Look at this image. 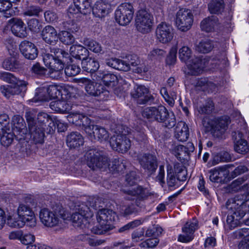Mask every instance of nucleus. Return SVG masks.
Wrapping results in <instances>:
<instances>
[{
	"label": "nucleus",
	"mask_w": 249,
	"mask_h": 249,
	"mask_svg": "<svg viewBox=\"0 0 249 249\" xmlns=\"http://www.w3.org/2000/svg\"><path fill=\"white\" fill-rule=\"evenodd\" d=\"M134 12L133 7L130 3H122L115 12V20L120 25L126 26L133 19Z\"/></svg>",
	"instance_id": "nucleus-8"
},
{
	"label": "nucleus",
	"mask_w": 249,
	"mask_h": 249,
	"mask_svg": "<svg viewBox=\"0 0 249 249\" xmlns=\"http://www.w3.org/2000/svg\"><path fill=\"white\" fill-rule=\"evenodd\" d=\"M166 54L163 50L159 48L153 49L149 53L148 56L151 59H160Z\"/></svg>",
	"instance_id": "nucleus-58"
},
{
	"label": "nucleus",
	"mask_w": 249,
	"mask_h": 249,
	"mask_svg": "<svg viewBox=\"0 0 249 249\" xmlns=\"http://www.w3.org/2000/svg\"><path fill=\"white\" fill-rule=\"evenodd\" d=\"M80 71V67L74 64L68 65L65 69V73L68 76H75L78 74Z\"/></svg>",
	"instance_id": "nucleus-57"
},
{
	"label": "nucleus",
	"mask_w": 249,
	"mask_h": 249,
	"mask_svg": "<svg viewBox=\"0 0 249 249\" xmlns=\"http://www.w3.org/2000/svg\"><path fill=\"white\" fill-rule=\"evenodd\" d=\"M84 140L82 136L78 132H72L67 136V144L70 148H77L83 145Z\"/></svg>",
	"instance_id": "nucleus-36"
},
{
	"label": "nucleus",
	"mask_w": 249,
	"mask_h": 249,
	"mask_svg": "<svg viewBox=\"0 0 249 249\" xmlns=\"http://www.w3.org/2000/svg\"><path fill=\"white\" fill-rule=\"evenodd\" d=\"M51 54L46 53L43 60L45 66L48 67L52 72H60L64 67V63H68L67 59L69 54L61 49L55 48H51Z\"/></svg>",
	"instance_id": "nucleus-2"
},
{
	"label": "nucleus",
	"mask_w": 249,
	"mask_h": 249,
	"mask_svg": "<svg viewBox=\"0 0 249 249\" xmlns=\"http://www.w3.org/2000/svg\"><path fill=\"white\" fill-rule=\"evenodd\" d=\"M174 36V29L171 25L162 22L157 26L156 36L160 42L166 44L170 42Z\"/></svg>",
	"instance_id": "nucleus-11"
},
{
	"label": "nucleus",
	"mask_w": 249,
	"mask_h": 249,
	"mask_svg": "<svg viewBox=\"0 0 249 249\" xmlns=\"http://www.w3.org/2000/svg\"><path fill=\"white\" fill-rule=\"evenodd\" d=\"M112 228L113 227L110 224H106L97 221L96 225L91 229V231L94 234H104L111 230Z\"/></svg>",
	"instance_id": "nucleus-41"
},
{
	"label": "nucleus",
	"mask_w": 249,
	"mask_h": 249,
	"mask_svg": "<svg viewBox=\"0 0 249 249\" xmlns=\"http://www.w3.org/2000/svg\"><path fill=\"white\" fill-rule=\"evenodd\" d=\"M178 57L182 62L188 63L193 58L192 50L187 46H183L179 49Z\"/></svg>",
	"instance_id": "nucleus-42"
},
{
	"label": "nucleus",
	"mask_w": 249,
	"mask_h": 249,
	"mask_svg": "<svg viewBox=\"0 0 249 249\" xmlns=\"http://www.w3.org/2000/svg\"><path fill=\"white\" fill-rule=\"evenodd\" d=\"M214 109L213 102L210 100H207L205 104L199 107L198 111L202 114H209L212 112Z\"/></svg>",
	"instance_id": "nucleus-52"
},
{
	"label": "nucleus",
	"mask_w": 249,
	"mask_h": 249,
	"mask_svg": "<svg viewBox=\"0 0 249 249\" xmlns=\"http://www.w3.org/2000/svg\"><path fill=\"white\" fill-rule=\"evenodd\" d=\"M47 127L36 125L29 129L31 138L35 143H41L44 142V132Z\"/></svg>",
	"instance_id": "nucleus-33"
},
{
	"label": "nucleus",
	"mask_w": 249,
	"mask_h": 249,
	"mask_svg": "<svg viewBox=\"0 0 249 249\" xmlns=\"http://www.w3.org/2000/svg\"><path fill=\"white\" fill-rule=\"evenodd\" d=\"M107 66L116 70L127 71H128V65L124 62V60L116 58H111L106 60Z\"/></svg>",
	"instance_id": "nucleus-39"
},
{
	"label": "nucleus",
	"mask_w": 249,
	"mask_h": 249,
	"mask_svg": "<svg viewBox=\"0 0 249 249\" xmlns=\"http://www.w3.org/2000/svg\"><path fill=\"white\" fill-rule=\"evenodd\" d=\"M52 122L50 124H48V127L45 129L46 133L47 134H50L53 133L56 128L57 125L58 131L63 132L67 129V124L62 122L60 120L57 119L56 116H54V118H52Z\"/></svg>",
	"instance_id": "nucleus-37"
},
{
	"label": "nucleus",
	"mask_w": 249,
	"mask_h": 249,
	"mask_svg": "<svg viewBox=\"0 0 249 249\" xmlns=\"http://www.w3.org/2000/svg\"><path fill=\"white\" fill-rule=\"evenodd\" d=\"M9 21L13 24L11 30L15 35L20 38L27 36L25 24L21 19L13 18L9 20Z\"/></svg>",
	"instance_id": "nucleus-27"
},
{
	"label": "nucleus",
	"mask_w": 249,
	"mask_h": 249,
	"mask_svg": "<svg viewBox=\"0 0 249 249\" xmlns=\"http://www.w3.org/2000/svg\"><path fill=\"white\" fill-rule=\"evenodd\" d=\"M15 135L9 129L2 131L0 135V143L4 147L10 145L14 139Z\"/></svg>",
	"instance_id": "nucleus-43"
},
{
	"label": "nucleus",
	"mask_w": 249,
	"mask_h": 249,
	"mask_svg": "<svg viewBox=\"0 0 249 249\" xmlns=\"http://www.w3.org/2000/svg\"><path fill=\"white\" fill-rule=\"evenodd\" d=\"M8 225L14 228H20L23 227L26 222L21 218H19L18 214L9 215L7 218Z\"/></svg>",
	"instance_id": "nucleus-45"
},
{
	"label": "nucleus",
	"mask_w": 249,
	"mask_h": 249,
	"mask_svg": "<svg viewBox=\"0 0 249 249\" xmlns=\"http://www.w3.org/2000/svg\"><path fill=\"white\" fill-rule=\"evenodd\" d=\"M47 91L50 97L53 99L57 98L61 93L58 87L53 85H49L47 89Z\"/></svg>",
	"instance_id": "nucleus-61"
},
{
	"label": "nucleus",
	"mask_w": 249,
	"mask_h": 249,
	"mask_svg": "<svg viewBox=\"0 0 249 249\" xmlns=\"http://www.w3.org/2000/svg\"><path fill=\"white\" fill-rule=\"evenodd\" d=\"M36 117V113L33 110H27L26 112L25 118L28 124V129L37 125V123L35 120Z\"/></svg>",
	"instance_id": "nucleus-56"
},
{
	"label": "nucleus",
	"mask_w": 249,
	"mask_h": 249,
	"mask_svg": "<svg viewBox=\"0 0 249 249\" xmlns=\"http://www.w3.org/2000/svg\"><path fill=\"white\" fill-rule=\"evenodd\" d=\"M116 134L112 136L109 141L112 148L122 153L127 152L131 146V142L127 137L128 131H125L123 126H118Z\"/></svg>",
	"instance_id": "nucleus-4"
},
{
	"label": "nucleus",
	"mask_w": 249,
	"mask_h": 249,
	"mask_svg": "<svg viewBox=\"0 0 249 249\" xmlns=\"http://www.w3.org/2000/svg\"><path fill=\"white\" fill-rule=\"evenodd\" d=\"M12 4L10 0H0V12H3L4 17L9 18L12 15L11 9Z\"/></svg>",
	"instance_id": "nucleus-50"
},
{
	"label": "nucleus",
	"mask_w": 249,
	"mask_h": 249,
	"mask_svg": "<svg viewBox=\"0 0 249 249\" xmlns=\"http://www.w3.org/2000/svg\"><path fill=\"white\" fill-rule=\"evenodd\" d=\"M12 124L14 128L19 131L24 127V123L22 117L19 115H15L13 117Z\"/></svg>",
	"instance_id": "nucleus-60"
},
{
	"label": "nucleus",
	"mask_w": 249,
	"mask_h": 249,
	"mask_svg": "<svg viewBox=\"0 0 249 249\" xmlns=\"http://www.w3.org/2000/svg\"><path fill=\"white\" fill-rule=\"evenodd\" d=\"M83 70L88 72H93L97 71L99 68L98 62L94 58H87L81 62Z\"/></svg>",
	"instance_id": "nucleus-38"
},
{
	"label": "nucleus",
	"mask_w": 249,
	"mask_h": 249,
	"mask_svg": "<svg viewBox=\"0 0 249 249\" xmlns=\"http://www.w3.org/2000/svg\"><path fill=\"white\" fill-rule=\"evenodd\" d=\"M198 228V224L196 220L187 222L182 228L183 234H180L178 237V241L183 243H187L192 241L193 234Z\"/></svg>",
	"instance_id": "nucleus-19"
},
{
	"label": "nucleus",
	"mask_w": 249,
	"mask_h": 249,
	"mask_svg": "<svg viewBox=\"0 0 249 249\" xmlns=\"http://www.w3.org/2000/svg\"><path fill=\"white\" fill-rule=\"evenodd\" d=\"M167 114V109L163 106L158 107H147L144 108L142 112V115L150 121H156L160 122L162 118Z\"/></svg>",
	"instance_id": "nucleus-15"
},
{
	"label": "nucleus",
	"mask_w": 249,
	"mask_h": 249,
	"mask_svg": "<svg viewBox=\"0 0 249 249\" xmlns=\"http://www.w3.org/2000/svg\"><path fill=\"white\" fill-rule=\"evenodd\" d=\"M39 217L41 223L47 227L58 226L64 219L61 213L55 211H51L47 208L40 210Z\"/></svg>",
	"instance_id": "nucleus-9"
},
{
	"label": "nucleus",
	"mask_w": 249,
	"mask_h": 249,
	"mask_svg": "<svg viewBox=\"0 0 249 249\" xmlns=\"http://www.w3.org/2000/svg\"><path fill=\"white\" fill-rule=\"evenodd\" d=\"M19 49L22 54L27 59L33 60L37 56V49L31 42L26 40L22 41L19 45Z\"/></svg>",
	"instance_id": "nucleus-24"
},
{
	"label": "nucleus",
	"mask_w": 249,
	"mask_h": 249,
	"mask_svg": "<svg viewBox=\"0 0 249 249\" xmlns=\"http://www.w3.org/2000/svg\"><path fill=\"white\" fill-rule=\"evenodd\" d=\"M0 90L1 93L6 98H9L11 96L19 94L22 91L26 90V86L15 85H3L0 87Z\"/></svg>",
	"instance_id": "nucleus-31"
},
{
	"label": "nucleus",
	"mask_w": 249,
	"mask_h": 249,
	"mask_svg": "<svg viewBox=\"0 0 249 249\" xmlns=\"http://www.w3.org/2000/svg\"><path fill=\"white\" fill-rule=\"evenodd\" d=\"M160 93L165 100L170 105L174 104V100L177 98V95L175 92L171 93L170 95L168 94L167 88L162 87L160 90Z\"/></svg>",
	"instance_id": "nucleus-55"
},
{
	"label": "nucleus",
	"mask_w": 249,
	"mask_h": 249,
	"mask_svg": "<svg viewBox=\"0 0 249 249\" xmlns=\"http://www.w3.org/2000/svg\"><path fill=\"white\" fill-rule=\"evenodd\" d=\"M54 116L49 115L45 112H40L37 115V125L39 126L48 127V124L52 122V118Z\"/></svg>",
	"instance_id": "nucleus-49"
},
{
	"label": "nucleus",
	"mask_w": 249,
	"mask_h": 249,
	"mask_svg": "<svg viewBox=\"0 0 249 249\" xmlns=\"http://www.w3.org/2000/svg\"><path fill=\"white\" fill-rule=\"evenodd\" d=\"M213 47V42L211 40L205 39L198 43L196 46V50L202 53H207L210 52Z\"/></svg>",
	"instance_id": "nucleus-46"
},
{
	"label": "nucleus",
	"mask_w": 249,
	"mask_h": 249,
	"mask_svg": "<svg viewBox=\"0 0 249 249\" xmlns=\"http://www.w3.org/2000/svg\"><path fill=\"white\" fill-rule=\"evenodd\" d=\"M78 83L83 84L87 94L90 96L97 97V99L99 101L107 100L109 97L108 90L99 83L86 78L78 79Z\"/></svg>",
	"instance_id": "nucleus-5"
},
{
	"label": "nucleus",
	"mask_w": 249,
	"mask_h": 249,
	"mask_svg": "<svg viewBox=\"0 0 249 249\" xmlns=\"http://www.w3.org/2000/svg\"><path fill=\"white\" fill-rule=\"evenodd\" d=\"M81 42L88 49L94 53H101L102 51V47L101 44L92 39L86 37L83 39Z\"/></svg>",
	"instance_id": "nucleus-40"
},
{
	"label": "nucleus",
	"mask_w": 249,
	"mask_h": 249,
	"mask_svg": "<svg viewBox=\"0 0 249 249\" xmlns=\"http://www.w3.org/2000/svg\"><path fill=\"white\" fill-rule=\"evenodd\" d=\"M72 106L73 104L70 101L63 100L53 101L50 104V107L53 110L62 113L68 112L71 109Z\"/></svg>",
	"instance_id": "nucleus-25"
},
{
	"label": "nucleus",
	"mask_w": 249,
	"mask_h": 249,
	"mask_svg": "<svg viewBox=\"0 0 249 249\" xmlns=\"http://www.w3.org/2000/svg\"><path fill=\"white\" fill-rule=\"evenodd\" d=\"M87 165L93 170L99 169L106 171L109 169L110 171H120L125 168L124 163L122 162L119 164V161L114 160L112 161L113 166L110 167L109 160L103 151L97 149H92L88 151L85 155Z\"/></svg>",
	"instance_id": "nucleus-1"
},
{
	"label": "nucleus",
	"mask_w": 249,
	"mask_h": 249,
	"mask_svg": "<svg viewBox=\"0 0 249 249\" xmlns=\"http://www.w3.org/2000/svg\"><path fill=\"white\" fill-rule=\"evenodd\" d=\"M0 79L11 84L12 85L26 86L28 85L27 82L20 80L17 78L14 74L8 72L0 71Z\"/></svg>",
	"instance_id": "nucleus-35"
},
{
	"label": "nucleus",
	"mask_w": 249,
	"mask_h": 249,
	"mask_svg": "<svg viewBox=\"0 0 249 249\" xmlns=\"http://www.w3.org/2000/svg\"><path fill=\"white\" fill-rule=\"evenodd\" d=\"M232 137L234 140V149L237 152L245 154L249 151V146L245 140L249 137V132L246 126L240 130L232 133Z\"/></svg>",
	"instance_id": "nucleus-10"
},
{
	"label": "nucleus",
	"mask_w": 249,
	"mask_h": 249,
	"mask_svg": "<svg viewBox=\"0 0 249 249\" xmlns=\"http://www.w3.org/2000/svg\"><path fill=\"white\" fill-rule=\"evenodd\" d=\"M231 156L228 152H221L215 155L213 158V163L216 164L219 162H229L231 160Z\"/></svg>",
	"instance_id": "nucleus-54"
},
{
	"label": "nucleus",
	"mask_w": 249,
	"mask_h": 249,
	"mask_svg": "<svg viewBox=\"0 0 249 249\" xmlns=\"http://www.w3.org/2000/svg\"><path fill=\"white\" fill-rule=\"evenodd\" d=\"M206 61L199 57H195L191 59L187 64L189 72L192 75H198L202 72L206 67Z\"/></svg>",
	"instance_id": "nucleus-21"
},
{
	"label": "nucleus",
	"mask_w": 249,
	"mask_h": 249,
	"mask_svg": "<svg viewBox=\"0 0 249 249\" xmlns=\"http://www.w3.org/2000/svg\"><path fill=\"white\" fill-rule=\"evenodd\" d=\"M162 229L159 225H155L152 228H149L146 231L145 234L147 236H156L161 234Z\"/></svg>",
	"instance_id": "nucleus-62"
},
{
	"label": "nucleus",
	"mask_w": 249,
	"mask_h": 249,
	"mask_svg": "<svg viewBox=\"0 0 249 249\" xmlns=\"http://www.w3.org/2000/svg\"><path fill=\"white\" fill-rule=\"evenodd\" d=\"M126 58L127 61L124 60V62L128 65V71L130 69L131 66L136 67L140 63V60L135 54L128 55Z\"/></svg>",
	"instance_id": "nucleus-59"
},
{
	"label": "nucleus",
	"mask_w": 249,
	"mask_h": 249,
	"mask_svg": "<svg viewBox=\"0 0 249 249\" xmlns=\"http://www.w3.org/2000/svg\"><path fill=\"white\" fill-rule=\"evenodd\" d=\"M116 214L112 210L107 209L99 210L96 214L97 221L106 224H110L115 220Z\"/></svg>",
	"instance_id": "nucleus-28"
},
{
	"label": "nucleus",
	"mask_w": 249,
	"mask_h": 249,
	"mask_svg": "<svg viewBox=\"0 0 249 249\" xmlns=\"http://www.w3.org/2000/svg\"><path fill=\"white\" fill-rule=\"evenodd\" d=\"M195 150L194 144L188 142L186 146L178 145L175 147L174 152L175 156L180 160H188L189 159L190 153Z\"/></svg>",
	"instance_id": "nucleus-23"
},
{
	"label": "nucleus",
	"mask_w": 249,
	"mask_h": 249,
	"mask_svg": "<svg viewBox=\"0 0 249 249\" xmlns=\"http://www.w3.org/2000/svg\"><path fill=\"white\" fill-rule=\"evenodd\" d=\"M43 39L48 44L54 45L58 40V37L55 29L52 26L47 25L42 31Z\"/></svg>",
	"instance_id": "nucleus-26"
},
{
	"label": "nucleus",
	"mask_w": 249,
	"mask_h": 249,
	"mask_svg": "<svg viewBox=\"0 0 249 249\" xmlns=\"http://www.w3.org/2000/svg\"><path fill=\"white\" fill-rule=\"evenodd\" d=\"M2 66L7 70L14 71L17 68V62L14 58L6 59L3 62Z\"/></svg>",
	"instance_id": "nucleus-64"
},
{
	"label": "nucleus",
	"mask_w": 249,
	"mask_h": 249,
	"mask_svg": "<svg viewBox=\"0 0 249 249\" xmlns=\"http://www.w3.org/2000/svg\"><path fill=\"white\" fill-rule=\"evenodd\" d=\"M189 132L188 125L184 122L177 124L175 131V137L180 142H185L189 138Z\"/></svg>",
	"instance_id": "nucleus-30"
},
{
	"label": "nucleus",
	"mask_w": 249,
	"mask_h": 249,
	"mask_svg": "<svg viewBox=\"0 0 249 249\" xmlns=\"http://www.w3.org/2000/svg\"><path fill=\"white\" fill-rule=\"evenodd\" d=\"M194 22V15L190 9L180 8L176 14L175 24L178 29L182 32H187L192 27Z\"/></svg>",
	"instance_id": "nucleus-7"
},
{
	"label": "nucleus",
	"mask_w": 249,
	"mask_h": 249,
	"mask_svg": "<svg viewBox=\"0 0 249 249\" xmlns=\"http://www.w3.org/2000/svg\"><path fill=\"white\" fill-rule=\"evenodd\" d=\"M92 213L91 210L87 205L82 204L76 208V212L71 215L73 223L77 226H81L82 224L86 222L87 219L92 216Z\"/></svg>",
	"instance_id": "nucleus-16"
},
{
	"label": "nucleus",
	"mask_w": 249,
	"mask_h": 249,
	"mask_svg": "<svg viewBox=\"0 0 249 249\" xmlns=\"http://www.w3.org/2000/svg\"><path fill=\"white\" fill-rule=\"evenodd\" d=\"M218 20L216 17L212 16L203 19L200 23L201 30L206 32H211L218 26Z\"/></svg>",
	"instance_id": "nucleus-34"
},
{
	"label": "nucleus",
	"mask_w": 249,
	"mask_h": 249,
	"mask_svg": "<svg viewBox=\"0 0 249 249\" xmlns=\"http://www.w3.org/2000/svg\"><path fill=\"white\" fill-rule=\"evenodd\" d=\"M110 7L109 0H98L92 7L93 14L100 18L105 17L109 13Z\"/></svg>",
	"instance_id": "nucleus-22"
},
{
	"label": "nucleus",
	"mask_w": 249,
	"mask_h": 249,
	"mask_svg": "<svg viewBox=\"0 0 249 249\" xmlns=\"http://www.w3.org/2000/svg\"><path fill=\"white\" fill-rule=\"evenodd\" d=\"M135 26L139 32L145 34L151 32L154 23L151 13L145 9L139 10L136 14Z\"/></svg>",
	"instance_id": "nucleus-6"
},
{
	"label": "nucleus",
	"mask_w": 249,
	"mask_h": 249,
	"mask_svg": "<svg viewBox=\"0 0 249 249\" xmlns=\"http://www.w3.org/2000/svg\"><path fill=\"white\" fill-rule=\"evenodd\" d=\"M71 55L79 60H85L88 58L89 52L88 50L81 45H72L70 47Z\"/></svg>",
	"instance_id": "nucleus-32"
},
{
	"label": "nucleus",
	"mask_w": 249,
	"mask_h": 249,
	"mask_svg": "<svg viewBox=\"0 0 249 249\" xmlns=\"http://www.w3.org/2000/svg\"><path fill=\"white\" fill-rule=\"evenodd\" d=\"M230 123V118L228 116H222L211 121L209 125L213 136L216 138L221 137L227 129Z\"/></svg>",
	"instance_id": "nucleus-13"
},
{
	"label": "nucleus",
	"mask_w": 249,
	"mask_h": 249,
	"mask_svg": "<svg viewBox=\"0 0 249 249\" xmlns=\"http://www.w3.org/2000/svg\"><path fill=\"white\" fill-rule=\"evenodd\" d=\"M60 41L65 44H72L75 40L73 36L70 32L66 31H61L59 37Z\"/></svg>",
	"instance_id": "nucleus-53"
},
{
	"label": "nucleus",
	"mask_w": 249,
	"mask_h": 249,
	"mask_svg": "<svg viewBox=\"0 0 249 249\" xmlns=\"http://www.w3.org/2000/svg\"><path fill=\"white\" fill-rule=\"evenodd\" d=\"M73 3L79 8L81 14L87 15L90 13L91 8L89 0H73Z\"/></svg>",
	"instance_id": "nucleus-47"
},
{
	"label": "nucleus",
	"mask_w": 249,
	"mask_h": 249,
	"mask_svg": "<svg viewBox=\"0 0 249 249\" xmlns=\"http://www.w3.org/2000/svg\"><path fill=\"white\" fill-rule=\"evenodd\" d=\"M123 192L126 195L124 197L125 200H133L136 199L137 206H139L137 200H144L151 195L147 189L143 188L141 186L132 188L124 189Z\"/></svg>",
	"instance_id": "nucleus-14"
},
{
	"label": "nucleus",
	"mask_w": 249,
	"mask_h": 249,
	"mask_svg": "<svg viewBox=\"0 0 249 249\" xmlns=\"http://www.w3.org/2000/svg\"><path fill=\"white\" fill-rule=\"evenodd\" d=\"M41 11L42 10L38 6H31L26 9L23 14L28 16H37Z\"/></svg>",
	"instance_id": "nucleus-63"
},
{
	"label": "nucleus",
	"mask_w": 249,
	"mask_h": 249,
	"mask_svg": "<svg viewBox=\"0 0 249 249\" xmlns=\"http://www.w3.org/2000/svg\"><path fill=\"white\" fill-rule=\"evenodd\" d=\"M19 218L23 219L30 227H34L36 224V219L32 210L25 204H20L17 210Z\"/></svg>",
	"instance_id": "nucleus-18"
},
{
	"label": "nucleus",
	"mask_w": 249,
	"mask_h": 249,
	"mask_svg": "<svg viewBox=\"0 0 249 249\" xmlns=\"http://www.w3.org/2000/svg\"><path fill=\"white\" fill-rule=\"evenodd\" d=\"M244 202L236 198H230L226 203V207L228 211L227 224L230 229L232 230L237 226L239 220L245 215L243 210Z\"/></svg>",
	"instance_id": "nucleus-3"
},
{
	"label": "nucleus",
	"mask_w": 249,
	"mask_h": 249,
	"mask_svg": "<svg viewBox=\"0 0 249 249\" xmlns=\"http://www.w3.org/2000/svg\"><path fill=\"white\" fill-rule=\"evenodd\" d=\"M209 10L211 13H220L224 8L223 0H213L209 4Z\"/></svg>",
	"instance_id": "nucleus-48"
},
{
	"label": "nucleus",
	"mask_w": 249,
	"mask_h": 249,
	"mask_svg": "<svg viewBox=\"0 0 249 249\" xmlns=\"http://www.w3.org/2000/svg\"><path fill=\"white\" fill-rule=\"evenodd\" d=\"M139 161L141 166L149 172L156 171L158 165L155 156L150 154H144L139 157Z\"/></svg>",
	"instance_id": "nucleus-20"
},
{
	"label": "nucleus",
	"mask_w": 249,
	"mask_h": 249,
	"mask_svg": "<svg viewBox=\"0 0 249 249\" xmlns=\"http://www.w3.org/2000/svg\"><path fill=\"white\" fill-rule=\"evenodd\" d=\"M68 120L70 123L75 124V125L82 126L84 129L87 126L90 124V120L83 114L78 113H72L68 116Z\"/></svg>",
	"instance_id": "nucleus-29"
},
{
	"label": "nucleus",
	"mask_w": 249,
	"mask_h": 249,
	"mask_svg": "<svg viewBox=\"0 0 249 249\" xmlns=\"http://www.w3.org/2000/svg\"><path fill=\"white\" fill-rule=\"evenodd\" d=\"M173 173L176 175L178 181H184L187 178V170L181 163H176L174 164Z\"/></svg>",
	"instance_id": "nucleus-44"
},
{
	"label": "nucleus",
	"mask_w": 249,
	"mask_h": 249,
	"mask_svg": "<svg viewBox=\"0 0 249 249\" xmlns=\"http://www.w3.org/2000/svg\"><path fill=\"white\" fill-rule=\"evenodd\" d=\"M167 114L162 118L160 123H162L163 126L168 128H171L174 127L176 124V118L172 112L169 113L167 111Z\"/></svg>",
	"instance_id": "nucleus-51"
},
{
	"label": "nucleus",
	"mask_w": 249,
	"mask_h": 249,
	"mask_svg": "<svg viewBox=\"0 0 249 249\" xmlns=\"http://www.w3.org/2000/svg\"><path fill=\"white\" fill-rule=\"evenodd\" d=\"M85 132L91 140H96L101 142L108 141L109 135L108 132L103 127L89 124L85 129Z\"/></svg>",
	"instance_id": "nucleus-12"
},
{
	"label": "nucleus",
	"mask_w": 249,
	"mask_h": 249,
	"mask_svg": "<svg viewBox=\"0 0 249 249\" xmlns=\"http://www.w3.org/2000/svg\"><path fill=\"white\" fill-rule=\"evenodd\" d=\"M132 97L137 100L138 104L143 105L150 100L151 96L149 94V89L142 85H136L131 90Z\"/></svg>",
	"instance_id": "nucleus-17"
}]
</instances>
